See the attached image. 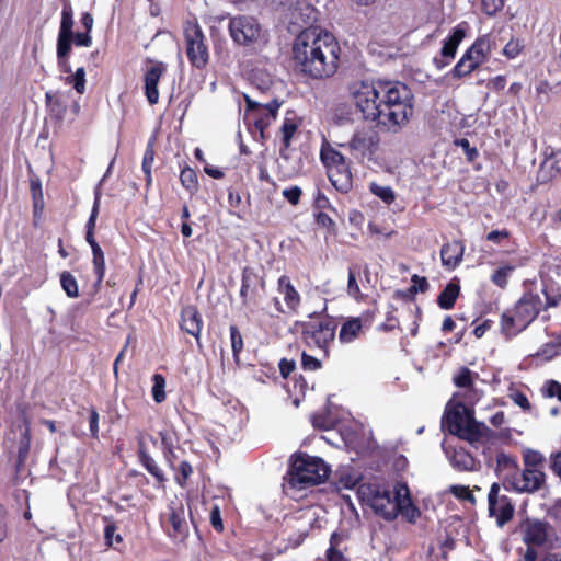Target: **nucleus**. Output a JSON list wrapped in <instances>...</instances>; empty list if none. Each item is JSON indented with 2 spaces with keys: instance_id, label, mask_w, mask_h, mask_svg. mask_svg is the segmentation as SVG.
<instances>
[{
  "instance_id": "1",
  "label": "nucleus",
  "mask_w": 561,
  "mask_h": 561,
  "mask_svg": "<svg viewBox=\"0 0 561 561\" xmlns=\"http://www.w3.org/2000/svg\"><path fill=\"white\" fill-rule=\"evenodd\" d=\"M413 113L414 95L401 81H362L353 85V121L368 124L353 134V151L371 159L380 144L377 127L399 133L409 124Z\"/></svg>"
},
{
  "instance_id": "2",
  "label": "nucleus",
  "mask_w": 561,
  "mask_h": 561,
  "mask_svg": "<svg viewBox=\"0 0 561 561\" xmlns=\"http://www.w3.org/2000/svg\"><path fill=\"white\" fill-rule=\"evenodd\" d=\"M340 54L333 34L319 27L301 31L293 45L294 60L302 73L313 79L332 77L339 69Z\"/></svg>"
},
{
  "instance_id": "3",
  "label": "nucleus",
  "mask_w": 561,
  "mask_h": 561,
  "mask_svg": "<svg viewBox=\"0 0 561 561\" xmlns=\"http://www.w3.org/2000/svg\"><path fill=\"white\" fill-rule=\"evenodd\" d=\"M356 495L362 505L370 507L376 515L388 522L401 514L408 522L414 523L421 515L405 482H396L392 490L385 483H362L356 490Z\"/></svg>"
},
{
  "instance_id": "4",
  "label": "nucleus",
  "mask_w": 561,
  "mask_h": 561,
  "mask_svg": "<svg viewBox=\"0 0 561 561\" xmlns=\"http://www.w3.org/2000/svg\"><path fill=\"white\" fill-rule=\"evenodd\" d=\"M543 311V301L538 293L526 290L500 318V332L511 340L525 331Z\"/></svg>"
},
{
  "instance_id": "5",
  "label": "nucleus",
  "mask_w": 561,
  "mask_h": 561,
  "mask_svg": "<svg viewBox=\"0 0 561 561\" xmlns=\"http://www.w3.org/2000/svg\"><path fill=\"white\" fill-rule=\"evenodd\" d=\"M330 474V467L320 457L297 453L290 458L284 477L287 490H305L323 483Z\"/></svg>"
},
{
  "instance_id": "6",
  "label": "nucleus",
  "mask_w": 561,
  "mask_h": 561,
  "mask_svg": "<svg viewBox=\"0 0 561 561\" xmlns=\"http://www.w3.org/2000/svg\"><path fill=\"white\" fill-rule=\"evenodd\" d=\"M446 426L451 435L469 443H479L490 438L492 431L474 419V411L463 403H457L445 413Z\"/></svg>"
},
{
  "instance_id": "7",
  "label": "nucleus",
  "mask_w": 561,
  "mask_h": 561,
  "mask_svg": "<svg viewBox=\"0 0 561 561\" xmlns=\"http://www.w3.org/2000/svg\"><path fill=\"white\" fill-rule=\"evenodd\" d=\"M295 328L308 347L327 353L329 344L334 341L337 322L332 317L311 314L308 320L297 321Z\"/></svg>"
},
{
  "instance_id": "8",
  "label": "nucleus",
  "mask_w": 561,
  "mask_h": 561,
  "mask_svg": "<svg viewBox=\"0 0 561 561\" xmlns=\"http://www.w3.org/2000/svg\"><path fill=\"white\" fill-rule=\"evenodd\" d=\"M320 160L333 187L340 193L347 194L351 191V165L325 138L320 148Z\"/></svg>"
},
{
  "instance_id": "9",
  "label": "nucleus",
  "mask_w": 561,
  "mask_h": 561,
  "mask_svg": "<svg viewBox=\"0 0 561 561\" xmlns=\"http://www.w3.org/2000/svg\"><path fill=\"white\" fill-rule=\"evenodd\" d=\"M348 411L343 407L337 394H330L323 411L312 414L311 423L317 430H331L339 427L340 439L346 449L351 448V430L341 423L346 419Z\"/></svg>"
},
{
  "instance_id": "10",
  "label": "nucleus",
  "mask_w": 561,
  "mask_h": 561,
  "mask_svg": "<svg viewBox=\"0 0 561 561\" xmlns=\"http://www.w3.org/2000/svg\"><path fill=\"white\" fill-rule=\"evenodd\" d=\"M353 451L356 454L354 461L364 463L374 469L382 457V450L374 437L373 431L365 423L353 417Z\"/></svg>"
},
{
  "instance_id": "11",
  "label": "nucleus",
  "mask_w": 561,
  "mask_h": 561,
  "mask_svg": "<svg viewBox=\"0 0 561 561\" xmlns=\"http://www.w3.org/2000/svg\"><path fill=\"white\" fill-rule=\"evenodd\" d=\"M550 525L539 519L527 518L520 524L523 541L527 548L523 556L524 561H537L539 558V548L545 549L548 543V530Z\"/></svg>"
},
{
  "instance_id": "12",
  "label": "nucleus",
  "mask_w": 561,
  "mask_h": 561,
  "mask_svg": "<svg viewBox=\"0 0 561 561\" xmlns=\"http://www.w3.org/2000/svg\"><path fill=\"white\" fill-rule=\"evenodd\" d=\"M229 34L234 43L243 46L266 42V34L253 16L237 15L229 21Z\"/></svg>"
},
{
  "instance_id": "13",
  "label": "nucleus",
  "mask_w": 561,
  "mask_h": 561,
  "mask_svg": "<svg viewBox=\"0 0 561 561\" xmlns=\"http://www.w3.org/2000/svg\"><path fill=\"white\" fill-rule=\"evenodd\" d=\"M245 102V122L253 125L262 138L267 127L276 119L278 110L282 105L277 99L272 100L266 104H262L252 100L250 96L244 95Z\"/></svg>"
},
{
  "instance_id": "14",
  "label": "nucleus",
  "mask_w": 561,
  "mask_h": 561,
  "mask_svg": "<svg viewBox=\"0 0 561 561\" xmlns=\"http://www.w3.org/2000/svg\"><path fill=\"white\" fill-rule=\"evenodd\" d=\"M185 49L188 61L199 70L209 61L207 39L198 24H188L184 30Z\"/></svg>"
},
{
  "instance_id": "15",
  "label": "nucleus",
  "mask_w": 561,
  "mask_h": 561,
  "mask_svg": "<svg viewBox=\"0 0 561 561\" xmlns=\"http://www.w3.org/2000/svg\"><path fill=\"white\" fill-rule=\"evenodd\" d=\"M160 523L168 536L174 540H182L188 534L185 507L181 502L172 501L160 515Z\"/></svg>"
},
{
  "instance_id": "16",
  "label": "nucleus",
  "mask_w": 561,
  "mask_h": 561,
  "mask_svg": "<svg viewBox=\"0 0 561 561\" xmlns=\"http://www.w3.org/2000/svg\"><path fill=\"white\" fill-rule=\"evenodd\" d=\"M265 293V279L254 268L245 266L242 270L240 298L242 306H257Z\"/></svg>"
},
{
  "instance_id": "17",
  "label": "nucleus",
  "mask_w": 561,
  "mask_h": 561,
  "mask_svg": "<svg viewBox=\"0 0 561 561\" xmlns=\"http://www.w3.org/2000/svg\"><path fill=\"white\" fill-rule=\"evenodd\" d=\"M500 484L494 482L489 491V514L496 518V524L502 527L514 516V505L507 495H500Z\"/></svg>"
},
{
  "instance_id": "18",
  "label": "nucleus",
  "mask_w": 561,
  "mask_h": 561,
  "mask_svg": "<svg viewBox=\"0 0 561 561\" xmlns=\"http://www.w3.org/2000/svg\"><path fill=\"white\" fill-rule=\"evenodd\" d=\"M546 479L545 471L524 468L510 481V485L518 493H535L546 486Z\"/></svg>"
},
{
  "instance_id": "19",
  "label": "nucleus",
  "mask_w": 561,
  "mask_h": 561,
  "mask_svg": "<svg viewBox=\"0 0 561 561\" xmlns=\"http://www.w3.org/2000/svg\"><path fill=\"white\" fill-rule=\"evenodd\" d=\"M561 174V150L551 146L543 149V160L537 171L536 180L539 184H547Z\"/></svg>"
},
{
  "instance_id": "20",
  "label": "nucleus",
  "mask_w": 561,
  "mask_h": 561,
  "mask_svg": "<svg viewBox=\"0 0 561 561\" xmlns=\"http://www.w3.org/2000/svg\"><path fill=\"white\" fill-rule=\"evenodd\" d=\"M179 327L184 333L192 335L196 340L198 348H202L201 333L203 328V318L196 306L186 305L182 307Z\"/></svg>"
},
{
  "instance_id": "21",
  "label": "nucleus",
  "mask_w": 561,
  "mask_h": 561,
  "mask_svg": "<svg viewBox=\"0 0 561 561\" xmlns=\"http://www.w3.org/2000/svg\"><path fill=\"white\" fill-rule=\"evenodd\" d=\"M70 37L71 38L68 41V46L66 49L64 48L60 51L59 47H57L56 50L58 67L62 73L71 72L69 57L72 49V44L79 47H90L92 45V36L90 35V32L85 31L78 32L76 34L72 33Z\"/></svg>"
},
{
  "instance_id": "22",
  "label": "nucleus",
  "mask_w": 561,
  "mask_h": 561,
  "mask_svg": "<svg viewBox=\"0 0 561 561\" xmlns=\"http://www.w3.org/2000/svg\"><path fill=\"white\" fill-rule=\"evenodd\" d=\"M167 71V65L158 61L154 62L146 72L144 77L145 82V95L149 102V104L154 105L159 101V90L158 83L161 77Z\"/></svg>"
},
{
  "instance_id": "23",
  "label": "nucleus",
  "mask_w": 561,
  "mask_h": 561,
  "mask_svg": "<svg viewBox=\"0 0 561 561\" xmlns=\"http://www.w3.org/2000/svg\"><path fill=\"white\" fill-rule=\"evenodd\" d=\"M491 54V44L489 35H481L468 47L463 56L466 60L480 68L488 61Z\"/></svg>"
},
{
  "instance_id": "24",
  "label": "nucleus",
  "mask_w": 561,
  "mask_h": 561,
  "mask_svg": "<svg viewBox=\"0 0 561 561\" xmlns=\"http://www.w3.org/2000/svg\"><path fill=\"white\" fill-rule=\"evenodd\" d=\"M465 243L460 240H453L443 244L440 249L442 265L448 270H456L463 260Z\"/></svg>"
},
{
  "instance_id": "25",
  "label": "nucleus",
  "mask_w": 561,
  "mask_h": 561,
  "mask_svg": "<svg viewBox=\"0 0 561 561\" xmlns=\"http://www.w3.org/2000/svg\"><path fill=\"white\" fill-rule=\"evenodd\" d=\"M277 291L283 295L288 313H298L301 296L287 275H282L277 280Z\"/></svg>"
},
{
  "instance_id": "26",
  "label": "nucleus",
  "mask_w": 561,
  "mask_h": 561,
  "mask_svg": "<svg viewBox=\"0 0 561 561\" xmlns=\"http://www.w3.org/2000/svg\"><path fill=\"white\" fill-rule=\"evenodd\" d=\"M469 23L466 21L460 22L456 25L449 36L443 42L440 55L449 59H454L458 49L459 44L463 41L469 30Z\"/></svg>"
},
{
  "instance_id": "27",
  "label": "nucleus",
  "mask_w": 561,
  "mask_h": 561,
  "mask_svg": "<svg viewBox=\"0 0 561 561\" xmlns=\"http://www.w3.org/2000/svg\"><path fill=\"white\" fill-rule=\"evenodd\" d=\"M365 304L367 307L362 310L360 314L353 317V340L357 337L362 329L370 328L376 314L378 313L376 299L367 297Z\"/></svg>"
},
{
  "instance_id": "28",
  "label": "nucleus",
  "mask_w": 561,
  "mask_h": 561,
  "mask_svg": "<svg viewBox=\"0 0 561 561\" xmlns=\"http://www.w3.org/2000/svg\"><path fill=\"white\" fill-rule=\"evenodd\" d=\"M73 11L70 3H66L61 11L60 27L57 37V47L60 51L68 46V41L71 38L73 31Z\"/></svg>"
},
{
  "instance_id": "29",
  "label": "nucleus",
  "mask_w": 561,
  "mask_h": 561,
  "mask_svg": "<svg viewBox=\"0 0 561 561\" xmlns=\"http://www.w3.org/2000/svg\"><path fill=\"white\" fill-rule=\"evenodd\" d=\"M496 473L501 477L505 482L513 480L518 471L519 467L515 457L505 454L504 451H500L496 454Z\"/></svg>"
},
{
  "instance_id": "30",
  "label": "nucleus",
  "mask_w": 561,
  "mask_h": 561,
  "mask_svg": "<svg viewBox=\"0 0 561 561\" xmlns=\"http://www.w3.org/2000/svg\"><path fill=\"white\" fill-rule=\"evenodd\" d=\"M449 462L457 471H474L479 467V461L462 447L453 450Z\"/></svg>"
},
{
  "instance_id": "31",
  "label": "nucleus",
  "mask_w": 561,
  "mask_h": 561,
  "mask_svg": "<svg viewBox=\"0 0 561 561\" xmlns=\"http://www.w3.org/2000/svg\"><path fill=\"white\" fill-rule=\"evenodd\" d=\"M460 295V280L454 277L437 296V305L443 310H450Z\"/></svg>"
},
{
  "instance_id": "32",
  "label": "nucleus",
  "mask_w": 561,
  "mask_h": 561,
  "mask_svg": "<svg viewBox=\"0 0 561 561\" xmlns=\"http://www.w3.org/2000/svg\"><path fill=\"white\" fill-rule=\"evenodd\" d=\"M345 536L339 533H333L330 538V546L325 551L324 558H318L314 561H347L343 550L346 547H342Z\"/></svg>"
},
{
  "instance_id": "33",
  "label": "nucleus",
  "mask_w": 561,
  "mask_h": 561,
  "mask_svg": "<svg viewBox=\"0 0 561 561\" xmlns=\"http://www.w3.org/2000/svg\"><path fill=\"white\" fill-rule=\"evenodd\" d=\"M91 250H92L93 273L95 275V282H94L92 288H93L94 293H98L101 288L103 279L105 277V271H106L105 255L100 245L96 248H93Z\"/></svg>"
},
{
  "instance_id": "34",
  "label": "nucleus",
  "mask_w": 561,
  "mask_h": 561,
  "mask_svg": "<svg viewBox=\"0 0 561 561\" xmlns=\"http://www.w3.org/2000/svg\"><path fill=\"white\" fill-rule=\"evenodd\" d=\"M156 136H151L147 142L146 150L142 157L141 169L145 174L146 188H149L152 184V164L156 157Z\"/></svg>"
},
{
  "instance_id": "35",
  "label": "nucleus",
  "mask_w": 561,
  "mask_h": 561,
  "mask_svg": "<svg viewBox=\"0 0 561 561\" xmlns=\"http://www.w3.org/2000/svg\"><path fill=\"white\" fill-rule=\"evenodd\" d=\"M138 461L153 477L157 486H164L167 477L150 454L142 453V456L138 457Z\"/></svg>"
},
{
  "instance_id": "36",
  "label": "nucleus",
  "mask_w": 561,
  "mask_h": 561,
  "mask_svg": "<svg viewBox=\"0 0 561 561\" xmlns=\"http://www.w3.org/2000/svg\"><path fill=\"white\" fill-rule=\"evenodd\" d=\"M104 523V545L106 547H113L115 543H123L124 539L121 534L117 533V524L112 516H102Z\"/></svg>"
},
{
  "instance_id": "37",
  "label": "nucleus",
  "mask_w": 561,
  "mask_h": 561,
  "mask_svg": "<svg viewBox=\"0 0 561 561\" xmlns=\"http://www.w3.org/2000/svg\"><path fill=\"white\" fill-rule=\"evenodd\" d=\"M24 431L20 435L19 444H18V462L22 465L25 462L30 449H31V423L27 419L24 420Z\"/></svg>"
},
{
  "instance_id": "38",
  "label": "nucleus",
  "mask_w": 561,
  "mask_h": 561,
  "mask_svg": "<svg viewBox=\"0 0 561 561\" xmlns=\"http://www.w3.org/2000/svg\"><path fill=\"white\" fill-rule=\"evenodd\" d=\"M180 182L182 186L191 194L194 195L198 191V178L194 169L185 167L181 170Z\"/></svg>"
},
{
  "instance_id": "39",
  "label": "nucleus",
  "mask_w": 561,
  "mask_h": 561,
  "mask_svg": "<svg viewBox=\"0 0 561 561\" xmlns=\"http://www.w3.org/2000/svg\"><path fill=\"white\" fill-rule=\"evenodd\" d=\"M515 271V265L504 264L497 267L490 276L491 282L501 289H505L508 285V279Z\"/></svg>"
},
{
  "instance_id": "40",
  "label": "nucleus",
  "mask_w": 561,
  "mask_h": 561,
  "mask_svg": "<svg viewBox=\"0 0 561 561\" xmlns=\"http://www.w3.org/2000/svg\"><path fill=\"white\" fill-rule=\"evenodd\" d=\"M298 130V124L294 118L285 117L282 127H280V135H282V148L280 152L283 150H287L291 145V139L296 131Z\"/></svg>"
},
{
  "instance_id": "41",
  "label": "nucleus",
  "mask_w": 561,
  "mask_h": 561,
  "mask_svg": "<svg viewBox=\"0 0 561 561\" xmlns=\"http://www.w3.org/2000/svg\"><path fill=\"white\" fill-rule=\"evenodd\" d=\"M523 462L525 469H538L543 471L546 458L538 450L526 449L523 453Z\"/></svg>"
},
{
  "instance_id": "42",
  "label": "nucleus",
  "mask_w": 561,
  "mask_h": 561,
  "mask_svg": "<svg viewBox=\"0 0 561 561\" xmlns=\"http://www.w3.org/2000/svg\"><path fill=\"white\" fill-rule=\"evenodd\" d=\"M478 377L477 373L471 371L468 367L462 366L457 374L454 375L453 381L458 388L471 389L474 385V378Z\"/></svg>"
},
{
  "instance_id": "43",
  "label": "nucleus",
  "mask_w": 561,
  "mask_h": 561,
  "mask_svg": "<svg viewBox=\"0 0 561 561\" xmlns=\"http://www.w3.org/2000/svg\"><path fill=\"white\" fill-rule=\"evenodd\" d=\"M163 457L171 469H175L179 461L175 447L171 439L163 433H160Z\"/></svg>"
},
{
  "instance_id": "44",
  "label": "nucleus",
  "mask_w": 561,
  "mask_h": 561,
  "mask_svg": "<svg viewBox=\"0 0 561 561\" xmlns=\"http://www.w3.org/2000/svg\"><path fill=\"white\" fill-rule=\"evenodd\" d=\"M561 355V339L552 340L543 344L536 353L538 358L543 360H551L557 356Z\"/></svg>"
},
{
  "instance_id": "45",
  "label": "nucleus",
  "mask_w": 561,
  "mask_h": 561,
  "mask_svg": "<svg viewBox=\"0 0 561 561\" xmlns=\"http://www.w3.org/2000/svg\"><path fill=\"white\" fill-rule=\"evenodd\" d=\"M60 285L69 298L79 297V286L76 277L69 272L64 271L60 274Z\"/></svg>"
},
{
  "instance_id": "46",
  "label": "nucleus",
  "mask_w": 561,
  "mask_h": 561,
  "mask_svg": "<svg viewBox=\"0 0 561 561\" xmlns=\"http://www.w3.org/2000/svg\"><path fill=\"white\" fill-rule=\"evenodd\" d=\"M478 68H476L474 65L471 64L470 61L466 60L465 56L462 55V57L449 71L448 76H450L453 79L460 80L462 78L470 76Z\"/></svg>"
},
{
  "instance_id": "47",
  "label": "nucleus",
  "mask_w": 561,
  "mask_h": 561,
  "mask_svg": "<svg viewBox=\"0 0 561 561\" xmlns=\"http://www.w3.org/2000/svg\"><path fill=\"white\" fill-rule=\"evenodd\" d=\"M230 332V341H231V348H232V355L233 359L237 364L240 363V354L244 348V342L242 334L238 327L236 324H231L229 328Z\"/></svg>"
},
{
  "instance_id": "48",
  "label": "nucleus",
  "mask_w": 561,
  "mask_h": 561,
  "mask_svg": "<svg viewBox=\"0 0 561 561\" xmlns=\"http://www.w3.org/2000/svg\"><path fill=\"white\" fill-rule=\"evenodd\" d=\"M30 192L33 198L34 216H39L44 208L43 191L39 180H31Z\"/></svg>"
},
{
  "instance_id": "49",
  "label": "nucleus",
  "mask_w": 561,
  "mask_h": 561,
  "mask_svg": "<svg viewBox=\"0 0 561 561\" xmlns=\"http://www.w3.org/2000/svg\"><path fill=\"white\" fill-rule=\"evenodd\" d=\"M67 83L71 84L79 94H83L85 91V69L79 67L75 72L67 73Z\"/></svg>"
},
{
  "instance_id": "50",
  "label": "nucleus",
  "mask_w": 561,
  "mask_h": 561,
  "mask_svg": "<svg viewBox=\"0 0 561 561\" xmlns=\"http://www.w3.org/2000/svg\"><path fill=\"white\" fill-rule=\"evenodd\" d=\"M172 470L175 472V482L182 488L187 484V480L193 474V467L187 460H181Z\"/></svg>"
},
{
  "instance_id": "51",
  "label": "nucleus",
  "mask_w": 561,
  "mask_h": 561,
  "mask_svg": "<svg viewBox=\"0 0 561 561\" xmlns=\"http://www.w3.org/2000/svg\"><path fill=\"white\" fill-rule=\"evenodd\" d=\"M152 398L157 403H162L165 398V378L161 374H154L152 376Z\"/></svg>"
},
{
  "instance_id": "52",
  "label": "nucleus",
  "mask_w": 561,
  "mask_h": 561,
  "mask_svg": "<svg viewBox=\"0 0 561 561\" xmlns=\"http://www.w3.org/2000/svg\"><path fill=\"white\" fill-rule=\"evenodd\" d=\"M332 121L336 125L351 121V107L346 103L336 104L332 110Z\"/></svg>"
},
{
  "instance_id": "53",
  "label": "nucleus",
  "mask_w": 561,
  "mask_h": 561,
  "mask_svg": "<svg viewBox=\"0 0 561 561\" xmlns=\"http://www.w3.org/2000/svg\"><path fill=\"white\" fill-rule=\"evenodd\" d=\"M370 192L377 197H379L387 205L392 204L396 199L394 192L390 186H381L378 185L377 183H371Z\"/></svg>"
},
{
  "instance_id": "54",
  "label": "nucleus",
  "mask_w": 561,
  "mask_h": 561,
  "mask_svg": "<svg viewBox=\"0 0 561 561\" xmlns=\"http://www.w3.org/2000/svg\"><path fill=\"white\" fill-rule=\"evenodd\" d=\"M397 311V307L393 305H390L388 307V311L386 313V320L381 324L378 325V330L382 332H391L394 329L400 328L399 319L394 316V312Z\"/></svg>"
},
{
  "instance_id": "55",
  "label": "nucleus",
  "mask_w": 561,
  "mask_h": 561,
  "mask_svg": "<svg viewBox=\"0 0 561 561\" xmlns=\"http://www.w3.org/2000/svg\"><path fill=\"white\" fill-rule=\"evenodd\" d=\"M456 147H460L469 163H473L479 158V151L474 146L470 145L467 138H457L454 140Z\"/></svg>"
},
{
  "instance_id": "56",
  "label": "nucleus",
  "mask_w": 561,
  "mask_h": 561,
  "mask_svg": "<svg viewBox=\"0 0 561 561\" xmlns=\"http://www.w3.org/2000/svg\"><path fill=\"white\" fill-rule=\"evenodd\" d=\"M335 490L341 494L346 505L351 508V495L343 491L351 490V473H343L337 481L334 482Z\"/></svg>"
},
{
  "instance_id": "57",
  "label": "nucleus",
  "mask_w": 561,
  "mask_h": 561,
  "mask_svg": "<svg viewBox=\"0 0 561 561\" xmlns=\"http://www.w3.org/2000/svg\"><path fill=\"white\" fill-rule=\"evenodd\" d=\"M322 367L321 360L317 357L307 354L305 351L301 353V368L306 371H316Z\"/></svg>"
},
{
  "instance_id": "58",
  "label": "nucleus",
  "mask_w": 561,
  "mask_h": 561,
  "mask_svg": "<svg viewBox=\"0 0 561 561\" xmlns=\"http://www.w3.org/2000/svg\"><path fill=\"white\" fill-rule=\"evenodd\" d=\"M504 7L503 0H481V8L483 13L489 16L495 15Z\"/></svg>"
},
{
  "instance_id": "59",
  "label": "nucleus",
  "mask_w": 561,
  "mask_h": 561,
  "mask_svg": "<svg viewBox=\"0 0 561 561\" xmlns=\"http://www.w3.org/2000/svg\"><path fill=\"white\" fill-rule=\"evenodd\" d=\"M449 492L455 497H457L459 500L470 501V502L474 501L473 494L471 493L470 489L468 486H466V485H458V484L451 485L449 488Z\"/></svg>"
},
{
  "instance_id": "60",
  "label": "nucleus",
  "mask_w": 561,
  "mask_h": 561,
  "mask_svg": "<svg viewBox=\"0 0 561 561\" xmlns=\"http://www.w3.org/2000/svg\"><path fill=\"white\" fill-rule=\"evenodd\" d=\"M209 520H210L213 528L216 531H218V533L224 531L225 527H224V523H222V518H221V512H220V507L217 504L213 505L210 508Z\"/></svg>"
},
{
  "instance_id": "61",
  "label": "nucleus",
  "mask_w": 561,
  "mask_h": 561,
  "mask_svg": "<svg viewBox=\"0 0 561 561\" xmlns=\"http://www.w3.org/2000/svg\"><path fill=\"white\" fill-rule=\"evenodd\" d=\"M510 398L512 399V401L518 405L523 411L525 412H530L531 410V404L527 398V396L519 391V390H516L514 392H512L510 394Z\"/></svg>"
},
{
  "instance_id": "62",
  "label": "nucleus",
  "mask_w": 561,
  "mask_h": 561,
  "mask_svg": "<svg viewBox=\"0 0 561 561\" xmlns=\"http://www.w3.org/2000/svg\"><path fill=\"white\" fill-rule=\"evenodd\" d=\"M147 440H150L153 444H156V439H154L153 436H151L150 434H147L145 432H139V434L137 436V447H138L137 448V456L138 457H141L142 453L149 454L148 446H147Z\"/></svg>"
},
{
  "instance_id": "63",
  "label": "nucleus",
  "mask_w": 561,
  "mask_h": 561,
  "mask_svg": "<svg viewBox=\"0 0 561 561\" xmlns=\"http://www.w3.org/2000/svg\"><path fill=\"white\" fill-rule=\"evenodd\" d=\"M302 195V191L299 186H290L283 191V196L287 199L289 204L296 206L299 204Z\"/></svg>"
},
{
  "instance_id": "64",
  "label": "nucleus",
  "mask_w": 561,
  "mask_h": 561,
  "mask_svg": "<svg viewBox=\"0 0 561 561\" xmlns=\"http://www.w3.org/2000/svg\"><path fill=\"white\" fill-rule=\"evenodd\" d=\"M99 420L100 415L95 408H91L89 410V428L91 433V437L98 439L99 438Z\"/></svg>"
}]
</instances>
